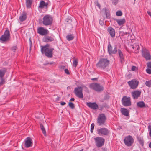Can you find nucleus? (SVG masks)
<instances>
[{"label": "nucleus", "instance_id": "f257e3e1", "mask_svg": "<svg viewBox=\"0 0 151 151\" xmlns=\"http://www.w3.org/2000/svg\"><path fill=\"white\" fill-rule=\"evenodd\" d=\"M110 61L107 58H101L96 64V66L103 69H105L109 65Z\"/></svg>", "mask_w": 151, "mask_h": 151}, {"label": "nucleus", "instance_id": "f03ea898", "mask_svg": "<svg viewBox=\"0 0 151 151\" xmlns=\"http://www.w3.org/2000/svg\"><path fill=\"white\" fill-rule=\"evenodd\" d=\"M42 23L45 26H51L53 23V18L51 15H46L44 16Z\"/></svg>", "mask_w": 151, "mask_h": 151}, {"label": "nucleus", "instance_id": "7ed1b4c3", "mask_svg": "<svg viewBox=\"0 0 151 151\" xmlns=\"http://www.w3.org/2000/svg\"><path fill=\"white\" fill-rule=\"evenodd\" d=\"M89 87L96 91L99 92L102 91L104 89V87L101 86L99 83H92L90 84Z\"/></svg>", "mask_w": 151, "mask_h": 151}, {"label": "nucleus", "instance_id": "20e7f679", "mask_svg": "<svg viewBox=\"0 0 151 151\" xmlns=\"http://www.w3.org/2000/svg\"><path fill=\"white\" fill-rule=\"evenodd\" d=\"M97 134L102 136H107L110 134V131L106 128H101L97 130Z\"/></svg>", "mask_w": 151, "mask_h": 151}, {"label": "nucleus", "instance_id": "39448f33", "mask_svg": "<svg viewBox=\"0 0 151 151\" xmlns=\"http://www.w3.org/2000/svg\"><path fill=\"white\" fill-rule=\"evenodd\" d=\"M106 119V117L104 114H99L97 119V123L98 125L100 126L105 125Z\"/></svg>", "mask_w": 151, "mask_h": 151}, {"label": "nucleus", "instance_id": "423d86ee", "mask_svg": "<svg viewBox=\"0 0 151 151\" xmlns=\"http://www.w3.org/2000/svg\"><path fill=\"white\" fill-rule=\"evenodd\" d=\"M10 32L8 29H7L5 31L3 35L0 37V40L3 42L9 41L10 40Z\"/></svg>", "mask_w": 151, "mask_h": 151}, {"label": "nucleus", "instance_id": "0eeeda50", "mask_svg": "<svg viewBox=\"0 0 151 151\" xmlns=\"http://www.w3.org/2000/svg\"><path fill=\"white\" fill-rule=\"evenodd\" d=\"M95 144L97 147H100L103 146L105 143V139L102 137H98L94 138Z\"/></svg>", "mask_w": 151, "mask_h": 151}, {"label": "nucleus", "instance_id": "6e6552de", "mask_svg": "<svg viewBox=\"0 0 151 151\" xmlns=\"http://www.w3.org/2000/svg\"><path fill=\"white\" fill-rule=\"evenodd\" d=\"M121 101L122 104L124 106H129L131 105V102L130 97H127L124 96L122 99Z\"/></svg>", "mask_w": 151, "mask_h": 151}, {"label": "nucleus", "instance_id": "1a4fd4ad", "mask_svg": "<svg viewBox=\"0 0 151 151\" xmlns=\"http://www.w3.org/2000/svg\"><path fill=\"white\" fill-rule=\"evenodd\" d=\"M75 95L79 98H83V87L80 86L76 88L74 91Z\"/></svg>", "mask_w": 151, "mask_h": 151}, {"label": "nucleus", "instance_id": "9d476101", "mask_svg": "<svg viewBox=\"0 0 151 151\" xmlns=\"http://www.w3.org/2000/svg\"><path fill=\"white\" fill-rule=\"evenodd\" d=\"M124 141L126 145L129 147L132 145L134 142V139L132 136L129 135L125 137Z\"/></svg>", "mask_w": 151, "mask_h": 151}, {"label": "nucleus", "instance_id": "9b49d317", "mask_svg": "<svg viewBox=\"0 0 151 151\" xmlns=\"http://www.w3.org/2000/svg\"><path fill=\"white\" fill-rule=\"evenodd\" d=\"M142 55L146 60H151V55L150 53V52L145 47H142Z\"/></svg>", "mask_w": 151, "mask_h": 151}, {"label": "nucleus", "instance_id": "f8f14e48", "mask_svg": "<svg viewBox=\"0 0 151 151\" xmlns=\"http://www.w3.org/2000/svg\"><path fill=\"white\" fill-rule=\"evenodd\" d=\"M114 47V49L113 50L112 47L109 42L107 47V52L109 55L115 54L117 53L118 50H117L116 46L115 45Z\"/></svg>", "mask_w": 151, "mask_h": 151}, {"label": "nucleus", "instance_id": "ddd939ff", "mask_svg": "<svg viewBox=\"0 0 151 151\" xmlns=\"http://www.w3.org/2000/svg\"><path fill=\"white\" fill-rule=\"evenodd\" d=\"M54 50V48H52L47 49V50H41L42 54H45V55L48 58H52L53 56V51Z\"/></svg>", "mask_w": 151, "mask_h": 151}, {"label": "nucleus", "instance_id": "4468645a", "mask_svg": "<svg viewBox=\"0 0 151 151\" xmlns=\"http://www.w3.org/2000/svg\"><path fill=\"white\" fill-rule=\"evenodd\" d=\"M128 83L131 88L134 89L137 88L139 84V82L135 79H133L131 81H128Z\"/></svg>", "mask_w": 151, "mask_h": 151}, {"label": "nucleus", "instance_id": "2eb2a0df", "mask_svg": "<svg viewBox=\"0 0 151 151\" xmlns=\"http://www.w3.org/2000/svg\"><path fill=\"white\" fill-rule=\"evenodd\" d=\"M37 32L41 35L45 36L48 34L49 31L47 29H45L44 27H40L38 28Z\"/></svg>", "mask_w": 151, "mask_h": 151}, {"label": "nucleus", "instance_id": "dca6fc26", "mask_svg": "<svg viewBox=\"0 0 151 151\" xmlns=\"http://www.w3.org/2000/svg\"><path fill=\"white\" fill-rule=\"evenodd\" d=\"M33 145L32 140L30 137L27 138L25 141L24 145L25 147L27 148H29L32 147Z\"/></svg>", "mask_w": 151, "mask_h": 151}, {"label": "nucleus", "instance_id": "f3484780", "mask_svg": "<svg viewBox=\"0 0 151 151\" xmlns=\"http://www.w3.org/2000/svg\"><path fill=\"white\" fill-rule=\"evenodd\" d=\"M54 36L52 34L51 36L45 35L43 39V41L45 42H51L54 40Z\"/></svg>", "mask_w": 151, "mask_h": 151}, {"label": "nucleus", "instance_id": "a211bd4d", "mask_svg": "<svg viewBox=\"0 0 151 151\" xmlns=\"http://www.w3.org/2000/svg\"><path fill=\"white\" fill-rule=\"evenodd\" d=\"M87 105L93 109H96L98 108V106L96 102H87Z\"/></svg>", "mask_w": 151, "mask_h": 151}, {"label": "nucleus", "instance_id": "6ab92c4d", "mask_svg": "<svg viewBox=\"0 0 151 151\" xmlns=\"http://www.w3.org/2000/svg\"><path fill=\"white\" fill-rule=\"evenodd\" d=\"M107 31L112 38H113L115 37V30L112 27H108Z\"/></svg>", "mask_w": 151, "mask_h": 151}, {"label": "nucleus", "instance_id": "aec40b11", "mask_svg": "<svg viewBox=\"0 0 151 151\" xmlns=\"http://www.w3.org/2000/svg\"><path fill=\"white\" fill-rule=\"evenodd\" d=\"M141 92L138 91H135L132 92V95L134 99H137L141 95Z\"/></svg>", "mask_w": 151, "mask_h": 151}, {"label": "nucleus", "instance_id": "412c9836", "mask_svg": "<svg viewBox=\"0 0 151 151\" xmlns=\"http://www.w3.org/2000/svg\"><path fill=\"white\" fill-rule=\"evenodd\" d=\"M27 18V13L25 11L22 12L21 15L19 16V19L20 22H22L25 20Z\"/></svg>", "mask_w": 151, "mask_h": 151}, {"label": "nucleus", "instance_id": "4be33fe9", "mask_svg": "<svg viewBox=\"0 0 151 151\" xmlns=\"http://www.w3.org/2000/svg\"><path fill=\"white\" fill-rule=\"evenodd\" d=\"M114 20L117 22V24L119 26H121L123 25L126 22V20L124 18L122 19H118L116 18H114Z\"/></svg>", "mask_w": 151, "mask_h": 151}, {"label": "nucleus", "instance_id": "5701e85b", "mask_svg": "<svg viewBox=\"0 0 151 151\" xmlns=\"http://www.w3.org/2000/svg\"><path fill=\"white\" fill-rule=\"evenodd\" d=\"M120 111L122 115L126 116H128L129 115V110L127 109L124 108H121L120 109Z\"/></svg>", "mask_w": 151, "mask_h": 151}, {"label": "nucleus", "instance_id": "b1692460", "mask_svg": "<svg viewBox=\"0 0 151 151\" xmlns=\"http://www.w3.org/2000/svg\"><path fill=\"white\" fill-rule=\"evenodd\" d=\"M117 51L118 55L120 58L121 62V63L123 62L124 61V55L122 52L121 50L119 49Z\"/></svg>", "mask_w": 151, "mask_h": 151}, {"label": "nucleus", "instance_id": "393cba45", "mask_svg": "<svg viewBox=\"0 0 151 151\" xmlns=\"http://www.w3.org/2000/svg\"><path fill=\"white\" fill-rule=\"evenodd\" d=\"M48 5V3H45L44 1H42L40 2L39 8H42L44 7L47 8Z\"/></svg>", "mask_w": 151, "mask_h": 151}, {"label": "nucleus", "instance_id": "a878e982", "mask_svg": "<svg viewBox=\"0 0 151 151\" xmlns=\"http://www.w3.org/2000/svg\"><path fill=\"white\" fill-rule=\"evenodd\" d=\"M6 71L7 69L5 68L2 70H0V78H1V79L3 78Z\"/></svg>", "mask_w": 151, "mask_h": 151}, {"label": "nucleus", "instance_id": "bb28decb", "mask_svg": "<svg viewBox=\"0 0 151 151\" xmlns=\"http://www.w3.org/2000/svg\"><path fill=\"white\" fill-rule=\"evenodd\" d=\"M26 7L27 8H30L31 7L33 0H26Z\"/></svg>", "mask_w": 151, "mask_h": 151}, {"label": "nucleus", "instance_id": "cd10ccee", "mask_svg": "<svg viewBox=\"0 0 151 151\" xmlns=\"http://www.w3.org/2000/svg\"><path fill=\"white\" fill-rule=\"evenodd\" d=\"M40 127L43 134L45 136H46V133L45 129L44 128V126L42 123L40 124Z\"/></svg>", "mask_w": 151, "mask_h": 151}, {"label": "nucleus", "instance_id": "c85d7f7f", "mask_svg": "<svg viewBox=\"0 0 151 151\" xmlns=\"http://www.w3.org/2000/svg\"><path fill=\"white\" fill-rule=\"evenodd\" d=\"M66 38L68 40L70 41L72 40L74 38V37L73 34H70L66 36Z\"/></svg>", "mask_w": 151, "mask_h": 151}, {"label": "nucleus", "instance_id": "c756f323", "mask_svg": "<svg viewBox=\"0 0 151 151\" xmlns=\"http://www.w3.org/2000/svg\"><path fill=\"white\" fill-rule=\"evenodd\" d=\"M50 46V45L48 44H46L44 46H41V50L43 51V50H47V49H49V47Z\"/></svg>", "mask_w": 151, "mask_h": 151}, {"label": "nucleus", "instance_id": "7c9ffc66", "mask_svg": "<svg viewBox=\"0 0 151 151\" xmlns=\"http://www.w3.org/2000/svg\"><path fill=\"white\" fill-rule=\"evenodd\" d=\"M17 49V45H14L12 46L10 48L11 50L15 53Z\"/></svg>", "mask_w": 151, "mask_h": 151}, {"label": "nucleus", "instance_id": "2f4dec72", "mask_svg": "<svg viewBox=\"0 0 151 151\" xmlns=\"http://www.w3.org/2000/svg\"><path fill=\"white\" fill-rule=\"evenodd\" d=\"M78 63V60L77 59H73V66L76 67Z\"/></svg>", "mask_w": 151, "mask_h": 151}, {"label": "nucleus", "instance_id": "473e14b6", "mask_svg": "<svg viewBox=\"0 0 151 151\" xmlns=\"http://www.w3.org/2000/svg\"><path fill=\"white\" fill-rule=\"evenodd\" d=\"M113 4L116 5L118 3L119 0H111Z\"/></svg>", "mask_w": 151, "mask_h": 151}, {"label": "nucleus", "instance_id": "72a5a7b5", "mask_svg": "<svg viewBox=\"0 0 151 151\" xmlns=\"http://www.w3.org/2000/svg\"><path fill=\"white\" fill-rule=\"evenodd\" d=\"M105 13L106 18L108 19H109L110 18V13L109 12H107V10L106 8H105Z\"/></svg>", "mask_w": 151, "mask_h": 151}, {"label": "nucleus", "instance_id": "f704fd0d", "mask_svg": "<svg viewBox=\"0 0 151 151\" xmlns=\"http://www.w3.org/2000/svg\"><path fill=\"white\" fill-rule=\"evenodd\" d=\"M145 84L146 86H147L148 87H151V80L146 81L145 82Z\"/></svg>", "mask_w": 151, "mask_h": 151}, {"label": "nucleus", "instance_id": "c9c22d12", "mask_svg": "<svg viewBox=\"0 0 151 151\" xmlns=\"http://www.w3.org/2000/svg\"><path fill=\"white\" fill-rule=\"evenodd\" d=\"M68 105L72 109H73L75 108V106L74 104L72 102H70L68 103Z\"/></svg>", "mask_w": 151, "mask_h": 151}, {"label": "nucleus", "instance_id": "e433bc0d", "mask_svg": "<svg viewBox=\"0 0 151 151\" xmlns=\"http://www.w3.org/2000/svg\"><path fill=\"white\" fill-rule=\"evenodd\" d=\"M116 15L118 16H121L122 15V13L120 10H119L116 12Z\"/></svg>", "mask_w": 151, "mask_h": 151}, {"label": "nucleus", "instance_id": "4c0bfd02", "mask_svg": "<svg viewBox=\"0 0 151 151\" xmlns=\"http://www.w3.org/2000/svg\"><path fill=\"white\" fill-rule=\"evenodd\" d=\"M95 124L94 123H92L91 126V132L92 133L93 132V129H94Z\"/></svg>", "mask_w": 151, "mask_h": 151}, {"label": "nucleus", "instance_id": "58836bf2", "mask_svg": "<svg viewBox=\"0 0 151 151\" xmlns=\"http://www.w3.org/2000/svg\"><path fill=\"white\" fill-rule=\"evenodd\" d=\"M148 129L149 131V134L151 138V125H149L148 126Z\"/></svg>", "mask_w": 151, "mask_h": 151}, {"label": "nucleus", "instance_id": "ea45409f", "mask_svg": "<svg viewBox=\"0 0 151 151\" xmlns=\"http://www.w3.org/2000/svg\"><path fill=\"white\" fill-rule=\"evenodd\" d=\"M83 88L84 89V91L87 92L88 93L89 92V90L88 88L85 86H83Z\"/></svg>", "mask_w": 151, "mask_h": 151}, {"label": "nucleus", "instance_id": "a19ab883", "mask_svg": "<svg viewBox=\"0 0 151 151\" xmlns=\"http://www.w3.org/2000/svg\"><path fill=\"white\" fill-rule=\"evenodd\" d=\"M131 47L133 49H135V50L136 49L137 50H138L139 48V45H136L135 46L134 45H132Z\"/></svg>", "mask_w": 151, "mask_h": 151}, {"label": "nucleus", "instance_id": "79ce46f5", "mask_svg": "<svg viewBox=\"0 0 151 151\" xmlns=\"http://www.w3.org/2000/svg\"><path fill=\"white\" fill-rule=\"evenodd\" d=\"M147 67L151 69V62H149L147 63Z\"/></svg>", "mask_w": 151, "mask_h": 151}, {"label": "nucleus", "instance_id": "37998d69", "mask_svg": "<svg viewBox=\"0 0 151 151\" xmlns=\"http://www.w3.org/2000/svg\"><path fill=\"white\" fill-rule=\"evenodd\" d=\"M146 72L149 74H151V69L148 68L146 70Z\"/></svg>", "mask_w": 151, "mask_h": 151}, {"label": "nucleus", "instance_id": "c03bdc74", "mask_svg": "<svg viewBox=\"0 0 151 151\" xmlns=\"http://www.w3.org/2000/svg\"><path fill=\"white\" fill-rule=\"evenodd\" d=\"M102 107L103 108H109V106L106 103H104L103 104V105L102 106Z\"/></svg>", "mask_w": 151, "mask_h": 151}, {"label": "nucleus", "instance_id": "a18cd8bd", "mask_svg": "<svg viewBox=\"0 0 151 151\" xmlns=\"http://www.w3.org/2000/svg\"><path fill=\"white\" fill-rule=\"evenodd\" d=\"M137 105L138 107L142 108V101L137 102Z\"/></svg>", "mask_w": 151, "mask_h": 151}, {"label": "nucleus", "instance_id": "49530a36", "mask_svg": "<svg viewBox=\"0 0 151 151\" xmlns=\"http://www.w3.org/2000/svg\"><path fill=\"white\" fill-rule=\"evenodd\" d=\"M5 81L3 78L1 79V81L0 82V87H1L4 83Z\"/></svg>", "mask_w": 151, "mask_h": 151}, {"label": "nucleus", "instance_id": "de8ad7c7", "mask_svg": "<svg viewBox=\"0 0 151 151\" xmlns=\"http://www.w3.org/2000/svg\"><path fill=\"white\" fill-rule=\"evenodd\" d=\"M64 71H65V73H66V74H67L68 75L70 74V73L68 69H65Z\"/></svg>", "mask_w": 151, "mask_h": 151}, {"label": "nucleus", "instance_id": "09e8293b", "mask_svg": "<svg viewBox=\"0 0 151 151\" xmlns=\"http://www.w3.org/2000/svg\"><path fill=\"white\" fill-rule=\"evenodd\" d=\"M109 98V96L108 95H106L104 97V100H108Z\"/></svg>", "mask_w": 151, "mask_h": 151}, {"label": "nucleus", "instance_id": "8fccbe9b", "mask_svg": "<svg viewBox=\"0 0 151 151\" xmlns=\"http://www.w3.org/2000/svg\"><path fill=\"white\" fill-rule=\"evenodd\" d=\"M120 35L121 36H124L125 35L124 32L123 31H120L119 32Z\"/></svg>", "mask_w": 151, "mask_h": 151}, {"label": "nucleus", "instance_id": "3c124183", "mask_svg": "<svg viewBox=\"0 0 151 151\" xmlns=\"http://www.w3.org/2000/svg\"><path fill=\"white\" fill-rule=\"evenodd\" d=\"M136 68V67L135 66H133L132 67L131 70L132 71H134L135 70Z\"/></svg>", "mask_w": 151, "mask_h": 151}, {"label": "nucleus", "instance_id": "603ef678", "mask_svg": "<svg viewBox=\"0 0 151 151\" xmlns=\"http://www.w3.org/2000/svg\"><path fill=\"white\" fill-rule=\"evenodd\" d=\"M66 22H72V20L71 19L67 18L66 19Z\"/></svg>", "mask_w": 151, "mask_h": 151}, {"label": "nucleus", "instance_id": "864d4df0", "mask_svg": "<svg viewBox=\"0 0 151 151\" xmlns=\"http://www.w3.org/2000/svg\"><path fill=\"white\" fill-rule=\"evenodd\" d=\"M99 24L103 26V25H104V22H103L102 21V20H100V21H99Z\"/></svg>", "mask_w": 151, "mask_h": 151}, {"label": "nucleus", "instance_id": "5fc2aeb1", "mask_svg": "<svg viewBox=\"0 0 151 151\" xmlns=\"http://www.w3.org/2000/svg\"><path fill=\"white\" fill-rule=\"evenodd\" d=\"M96 5L100 9L101 7V6L100 4L98 3V2H96Z\"/></svg>", "mask_w": 151, "mask_h": 151}, {"label": "nucleus", "instance_id": "6e6d98bb", "mask_svg": "<svg viewBox=\"0 0 151 151\" xmlns=\"http://www.w3.org/2000/svg\"><path fill=\"white\" fill-rule=\"evenodd\" d=\"M66 104V103L62 101L60 102V105L62 106H63Z\"/></svg>", "mask_w": 151, "mask_h": 151}, {"label": "nucleus", "instance_id": "4d7b16f0", "mask_svg": "<svg viewBox=\"0 0 151 151\" xmlns=\"http://www.w3.org/2000/svg\"><path fill=\"white\" fill-rule=\"evenodd\" d=\"M146 107L145 103L144 102L142 101V108Z\"/></svg>", "mask_w": 151, "mask_h": 151}, {"label": "nucleus", "instance_id": "13d9d810", "mask_svg": "<svg viewBox=\"0 0 151 151\" xmlns=\"http://www.w3.org/2000/svg\"><path fill=\"white\" fill-rule=\"evenodd\" d=\"M29 40V41H30V48H31L32 45V42L31 41V38H30Z\"/></svg>", "mask_w": 151, "mask_h": 151}, {"label": "nucleus", "instance_id": "bf43d9fd", "mask_svg": "<svg viewBox=\"0 0 151 151\" xmlns=\"http://www.w3.org/2000/svg\"><path fill=\"white\" fill-rule=\"evenodd\" d=\"M75 100V99L74 98H71L69 101H73Z\"/></svg>", "mask_w": 151, "mask_h": 151}, {"label": "nucleus", "instance_id": "052dcab7", "mask_svg": "<svg viewBox=\"0 0 151 151\" xmlns=\"http://www.w3.org/2000/svg\"><path fill=\"white\" fill-rule=\"evenodd\" d=\"M98 79V78H93L91 79V80L92 81H96Z\"/></svg>", "mask_w": 151, "mask_h": 151}, {"label": "nucleus", "instance_id": "680f3d73", "mask_svg": "<svg viewBox=\"0 0 151 151\" xmlns=\"http://www.w3.org/2000/svg\"><path fill=\"white\" fill-rule=\"evenodd\" d=\"M148 14L150 16H151V12L150 11H147V12Z\"/></svg>", "mask_w": 151, "mask_h": 151}, {"label": "nucleus", "instance_id": "e2e57ef3", "mask_svg": "<svg viewBox=\"0 0 151 151\" xmlns=\"http://www.w3.org/2000/svg\"><path fill=\"white\" fill-rule=\"evenodd\" d=\"M137 137L138 139V140L139 142L140 143V144H142V140L141 139H139L138 138V137L137 136Z\"/></svg>", "mask_w": 151, "mask_h": 151}, {"label": "nucleus", "instance_id": "0e129e2a", "mask_svg": "<svg viewBox=\"0 0 151 151\" xmlns=\"http://www.w3.org/2000/svg\"><path fill=\"white\" fill-rule=\"evenodd\" d=\"M149 147L150 148H151V142L149 143Z\"/></svg>", "mask_w": 151, "mask_h": 151}, {"label": "nucleus", "instance_id": "69168bd1", "mask_svg": "<svg viewBox=\"0 0 151 151\" xmlns=\"http://www.w3.org/2000/svg\"><path fill=\"white\" fill-rule=\"evenodd\" d=\"M54 63L53 62H49L47 63V64L52 65Z\"/></svg>", "mask_w": 151, "mask_h": 151}, {"label": "nucleus", "instance_id": "338daca9", "mask_svg": "<svg viewBox=\"0 0 151 151\" xmlns=\"http://www.w3.org/2000/svg\"><path fill=\"white\" fill-rule=\"evenodd\" d=\"M124 34H125V35H127L129 34V33L128 32H124Z\"/></svg>", "mask_w": 151, "mask_h": 151}, {"label": "nucleus", "instance_id": "774afa93", "mask_svg": "<svg viewBox=\"0 0 151 151\" xmlns=\"http://www.w3.org/2000/svg\"><path fill=\"white\" fill-rule=\"evenodd\" d=\"M65 66H62V67H61V68H62V69H64V68H65Z\"/></svg>", "mask_w": 151, "mask_h": 151}]
</instances>
